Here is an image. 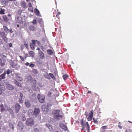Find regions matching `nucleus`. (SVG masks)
<instances>
[{"label": "nucleus", "instance_id": "obj_1", "mask_svg": "<svg viewBox=\"0 0 132 132\" xmlns=\"http://www.w3.org/2000/svg\"><path fill=\"white\" fill-rule=\"evenodd\" d=\"M26 124L27 126H31L34 124V121L31 118L28 119L26 120Z\"/></svg>", "mask_w": 132, "mask_h": 132}, {"label": "nucleus", "instance_id": "obj_2", "mask_svg": "<svg viewBox=\"0 0 132 132\" xmlns=\"http://www.w3.org/2000/svg\"><path fill=\"white\" fill-rule=\"evenodd\" d=\"M38 100L40 103H44L45 102V97L41 96L39 94H38L37 95Z\"/></svg>", "mask_w": 132, "mask_h": 132}, {"label": "nucleus", "instance_id": "obj_3", "mask_svg": "<svg viewBox=\"0 0 132 132\" xmlns=\"http://www.w3.org/2000/svg\"><path fill=\"white\" fill-rule=\"evenodd\" d=\"M15 21L16 23H18L19 24H21L23 23V21L22 18L20 17L16 16V17L15 19Z\"/></svg>", "mask_w": 132, "mask_h": 132}, {"label": "nucleus", "instance_id": "obj_4", "mask_svg": "<svg viewBox=\"0 0 132 132\" xmlns=\"http://www.w3.org/2000/svg\"><path fill=\"white\" fill-rule=\"evenodd\" d=\"M18 127L19 130L20 131H22L24 128V126L22 122L19 121L18 122Z\"/></svg>", "mask_w": 132, "mask_h": 132}, {"label": "nucleus", "instance_id": "obj_5", "mask_svg": "<svg viewBox=\"0 0 132 132\" xmlns=\"http://www.w3.org/2000/svg\"><path fill=\"white\" fill-rule=\"evenodd\" d=\"M89 114V115L87 118V119L88 121H90L92 120L93 116V110L90 111Z\"/></svg>", "mask_w": 132, "mask_h": 132}, {"label": "nucleus", "instance_id": "obj_6", "mask_svg": "<svg viewBox=\"0 0 132 132\" xmlns=\"http://www.w3.org/2000/svg\"><path fill=\"white\" fill-rule=\"evenodd\" d=\"M59 126L62 129L65 131H67L68 129L66 125L63 124L62 122L59 123Z\"/></svg>", "mask_w": 132, "mask_h": 132}, {"label": "nucleus", "instance_id": "obj_7", "mask_svg": "<svg viewBox=\"0 0 132 132\" xmlns=\"http://www.w3.org/2000/svg\"><path fill=\"white\" fill-rule=\"evenodd\" d=\"M28 114L31 118H34V113L33 110L32 109H29L28 111Z\"/></svg>", "mask_w": 132, "mask_h": 132}, {"label": "nucleus", "instance_id": "obj_8", "mask_svg": "<svg viewBox=\"0 0 132 132\" xmlns=\"http://www.w3.org/2000/svg\"><path fill=\"white\" fill-rule=\"evenodd\" d=\"M40 112V110L39 108H35L34 111V116H35L36 117L39 114Z\"/></svg>", "mask_w": 132, "mask_h": 132}, {"label": "nucleus", "instance_id": "obj_9", "mask_svg": "<svg viewBox=\"0 0 132 132\" xmlns=\"http://www.w3.org/2000/svg\"><path fill=\"white\" fill-rule=\"evenodd\" d=\"M15 112L16 113L19 112L20 108V106L18 103L16 104L15 106Z\"/></svg>", "mask_w": 132, "mask_h": 132}, {"label": "nucleus", "instance_id": "obj_10", "mask_svg": "<svg viewBox=\"0 0 132 132\" xmlns=\"http://www.w3.org/2000/svg\"><path fill=\"white\" fill-rule=\"evenodd\" d=\"M6 87L7 88L10 90H12L14 89V87L11 84H6Z\"/></svg>", "mask_w": 132, "mask_h": 132}, {"label": "nucleus", "instance_id": "obj_11", "mask_svg": "<svg viewBox=\"0 0 132 132\" xmlns=\"http://www.w3.org/2000/svg\"><path fill=\"white\" fill-rule=\"evenodd\" d=\"M42 110L45 112H47L50 111L46 107V105H43L42 106Z\"/></svg>", "mask_w": 132, "mask_h": 132}, {"label": "nucleus", "instance_id": "obj_12", "mask_svg": "<svg viewBox=\"0 0 132 132\" xmlns=\"http://www.w3.org/2000/svg\"><path fill=\"white\" fill-rule=\"evenodd\" d=\"M0 34L2 38L5 41H6L7 40V39L6 36V35L4 32H1Z\"/></svg>", "mask_w": 132, "mask_h": 132}, {"label": "nucleus", "instance_id": "obj_13", "mask_svg": "<svg viewBox=\"0 0 132 132\" xmlns=\"http://www.w3.org/2000/svg\"><path fill=\"white\" fill-rule=\"evenodd\" d=\"M63 118V116L61 115H54V116L53 118L58 120H60Z\"/></svg>", "mask_w": 132, "mask_h": 132}, {"label": "nucleus", "instance_id": "obj_14", "mask_svg": "<svg viewBox=\"0 0 132 132\" xmlns=\"http://www.w3.org/2000/svg\"><path fill=\"white\" fill-rule=\"evenodd\" d=\"M60 112V110H54L53 112V117L54 115H59Z\"/></svg>", "mask_w": 132, "mask_h": 132}, {"label": "nucleus", "instance_id": "obj_15", "mask_svg": "<svg viewBox=\"0 0 132 132\" xmlns=\"http://www.w3.org/2000/svg\"><path fill=\"white\" fill-rule=\"evenodd\" d=\"M5 88L3 84H0V95H1L2 93V90H4Z\"/></svg>", "mask_w": 132, "mask_h": 132}, {"label": "nucleus", "instance_id": "obj_16", "mask_svg": "<svg viewBox=\"0 0 132 132\" xmlns=\"http://www.w3.org/2000/svg\"><path fill=\"white\" fill-rule=\"evenodd\" d=\"M39 53L40 58L41 59H44L45 58L44 53L41 51H39Z\"/></svg>", "mask_w": 132, "mask_h": 132}, {"label": "nucleus", "instance_id": "obj_17", "mask_svg": "<svg viewBox=\"0 0 132 132\" xmlns=\"http://www.w3.org/2000/svg\"><path fill=\"white\" fill-rule=\"evenodd\" d=\"M25 105L27 108H29L31 106L30 103L28 100H26L25 102Z\"/></svg>", "mask_w": 132, "mask_h": 132}, {"label": "nucleus", "instance_id": "obj_18", "mask_svg": "<svg viewBox=\"0 0 132 132\" xmlns=\"http://www.w3.org/2000/svg\"><path fill=\"white\" fill-rule=\"evenodd\" d=\"M21 5L22 7L24 8H27L26 4L25 1H22L21 3Z\"/></svg>", "mask_w": 132, "mask_h": 132}, {"label": "nucleus", "instance_id": "obj_19", "mask_svg": "<svg viewBox=\"0 0 132 132\" xmlns=\"http://www.w3.org/2000/svg\"><path fill=\"white\" fill-rule=\"evenodd\" d=\"M5 75L6 72L5 71L4 72L3 74L0 76V81H1L2 79H5Z\"/></svg>", "mask_w": 132, "mask_h": 132}, {"label": "nucleus", "instance_id": "obj_20", "mask_svg": "<svg viewBox=\"0 0 132 132\" xmlns=\"http://www.w3.org/2000/svg\"><path fill=\"white\" fill-rule=\"evenodd\" d=\"M29 28V29L31 31H35L36 30V28L33 25H30Z\"/></svg>", "mask_w": 132, "mask_h": 132}, {"label": "nucleus", "instance_id": "obj_21", "mask_svg": "<svg viewBox=\"0 0 132 132\" xmlns=\"http://www.w3.org/2000/svg\"><path fill=\"white\" fill-rule=\"evenodd\" d=\"M16 78L17 80L19 81H21L22 80V78L18 75H17L16 76Z\"/></svg>", "mask_w": 132, "mask_h": 132}, {"label": "nucleus", "instance_id": "obj_22", "mask_svg": "<svg viewBox=\"0 0 132 132\" xmlns=\"http://www.w3.org/2000/svg\"><path fill=\"white\" fill-rule=\"evenodd\" d=\"M14 82L15 84L17 86L20 87H22V86L21 84L18 82L17 80H15L14 81Z\"/></svg>", "mask_w": 132, "mask_h": 132}, {"label": "nucleus", "instance_id": "obj_23", "mask_svg": "<svg viewBox=\"0 0 132 132\" xmlns=\"http://www.w3.org/2000/svg\"><path fill=\"white\" fill-rule=\"evenodd\" d=\"M46 126L47 127L50 131H52L53 130L52 126V125H50L48 124L46 125Z\"/></svg>", "mask_w": 132, "mask_h": 132}, {"label": "nucleus", "instance_id": "obj_24", "mask_svg": "<svg viewBox=\"0 0 132 132\" xmlns=\"http://www.w3.org/2000/svg\"><path fill=\"white\" fill-rule=\"evenodd\" d=\"M34 52L32 51H30L29 53V56L34 57Z\"/></svg>", "mask_w": 132, "mask_h": 132}, {"label": "nucleus", "instance_id": "obj_25", "mask_svg": "<svg viewBox=\"0 0 132 132\" xmlns=\"http://www.w3.org/2000/svg\"><path fill=\"white\" fill-rule=\"evenodd\" d=\"M34 12L35 14L37 15H39V12L38 10L37 9H35L34 10Z\"/></svg>", "mask_w": 132, "mask_h": 132}, {"label": "nucleus", "instance_id": "obj_26", "mask_svg": "<svg viewBox=\"0 0 132 132\" xmlns=\"http://www.w3.org/2000/svg\"><path fill=\"white\" fill-rule=\"evenodd\" d=\"M3 17L5 21L7 22L8 21L9 19L7 16L4 15L3 16Z\"/></svg>", "mask_w": 132, "mask_h": 132}, {"label": "nucleus", "instance_id": "obj_27", "mask_svg": "<svg viewBox=\"0 0 132 132\" xmlns=\"http://www.w3.org/2000/svg\"><path fill=\"white\" fill-rule=\"evenodd\" d=\"M36 61L37 63L39 64H41L43 61L40 59L38 58L36 59Z\"/></svg>", "mask_w": 132, "mask_h": 132}, {"label": "nucleus", "instance_id": "obj_28", "mask_svg": "<svg viewBox=\"0 0 132 132\" xmlns=\"http://www.w3.org/2000/svg\"><path fill=\"white\" fill-rule=\"evenodd\" d=\"M0 107L1 108V112H3L5 110V109L4 108V106L3 104H1L0 105Z\"/></svg>", "mask_w": 132, "mask_h": 132}, {"label": "nucleus", "instance_id": "obj_29", "mask_svg": "<svg viewBox=\"0 0 132 132\" xmlns=\"http://www.w3.org/2000/svg\"><path fill=\"white\" fill-rule=\"evenodd\" d=\"M80 122L82 126H85L86 125V123L85 124V123L84 122V121L83 119L80 120Z\"/></svg>", "mask_w": 132, "mask_h": 132}, {"label": "nucleus", "instance_id": "obj_30", "mask_svg": "<svg viewBox=\"0 0 132 132\" xmlns=\"http://www.w3.org/2000/svg\"><path fill=\"white\" fill-rule=\"evenodd\" d=\"M50 76L49 75V74H48V73L46 74L45 76V77L46 78L49 80L51 79V77H50Z\"/></svg>", "mask_w": 132, "mask_h": 132}, {"label": "nucleus", "instance_id": "obj_31", "mask_svg": "<svg viewBox=\"0 0 132 132\" xmlns=\"http://www.w3.org/2000/svg\"><path fill=\"white\" fill-rule=\"evenodd\" d=\"M47 52L49 55H51L53 53L52 51L50 49H48L47 50Z\"/></svg>", "mask_w": 132, "mask_h": 132}, {"label": "nucleus", "instance_id": "obj_32", "mask_svg": "<svg viewBox=\"0 0 132 132\" xmlns=\"http://www.w3.org/2000/svg\"><path fill=\"white\" fill-rule=\"evenodd\" d=\"M36 81L35 79H34L32 82V83L34 85V86H36Z\"/></svg>", "mask_w": 132, "mask_h": 132}, {"label": "nucleus", "instance_id": "obj_33", "mask_svg": "<svg viewBox=\"0 0 132 132\" xmlns=\"http://www.w3.org/2000/svg\"><path fill=\"white\" fill-rule=\"evenodd\" d=\"M32 71L33 73L35 74H37L38 73V70L36 69H33L32 70Z\"/></svg>", "mask_w": 132, "mask_h": 132}, {"label": "nucleus", "instance_id": "obj_34", "mask_svg": "<svg viewBox=\"0 0 132 132\" xmlns=\"http://www.w3.org/2000/svg\"><path fill=\"white\" fill-rule=\"evenodd\" d=\"M7 110L11 114H13V112L12 109L11 108H9L7 109Z\"/></svg>", "mask_w": 132, "mask_h": 132}, {"label": "nucleus", "instance_id": "obj_35", "mask_svg": "<svg viewBox=\"0 0 132 132\" xmlns=\"http://www.w3.org/2000/svg\"><path fill=\"white\" fill-rule=\"evenodd\" d=\"M86 125L87 126V130L88 132H90L89 126L88 123L87 122H86Z\"/></svg>", "mask_w": 132, "mask_h": 132}, {"label": "nucleus", "instance_id": "obj_36", "mask_svg": "<svg viewBox=\"0 0 132 132\" xmlns=\"http://www.w3.org/2000/svg\"><path fill=\"white\" fill-rule=\"evenodd\" d=\"M61 13L60 12H58L56 13V18H57L58 20L59 19V15Z\"/></svg>", "mask_w": 132, "mask_h": 132}, {"label": "nucleus", "instance_id": "obj_37", "mask_svg": "<svg viewBox=\"0 0 132 132\" xmlns=\"http://www.w3.org/2000/svg\"><path fill=\"white\" fill-rule=\"evenodd\" d=\"M49 75L50 76L51 78H52V79L53 80H55V77L54 76L53 74L52 73H49Z\"/></svg>", "mask_w": 132, "mask_h": 132}, {"label": "nucleus", "instance_id": "obj_38", "mask_svg": "<svg viewBox=\"0 0 132 132\" xmlns=\"http://www.w3.org/2000/svg\"><path fill=\"white\" fill-rule=\"evenodd\" d=\"M5 11V9H3L2 8L1 9V11H0V13L1 14H5L4 12Z\"/></svg>", "mask_w": 132, "mask_h": 132}, {"label": "nucleus", "instance_id": "obj_39", "mask_svg": "<svg viewBox=\"0 0 132 132\" xmlns=\"http://www.w3.org/2000/svg\"><path fill=\"white\" fill-rule=\"evenodd\" d=\"M22 12V11L21 10H19L17 11L16 14L18 15H21Z\"/></svg>", "mask_w": 132, "mask_h": 132}, {"label": "nucleus", "instance_id": "obj_40", "mask_svg": "<svg viewBox=\"0 0 132 132\" xmlns=\"http://www.w3.org/2000/svg\"><path fill=\"white\" fill-rule=\"evenodd\" d=\"M30 47L31 49L33 50H34L35 49V46L34 45H33V44H32L31 43L30 44Z\"/></svg>", "mask_w": 132, "mask_h": 132}, {"label": "nucleus", "instance_id": "obj_41", "mask_svg": "<svg viewBox=\"0 0 132 132\" xmlns=\"http://www.w3.org/2000/svg\"><path fill=\"white\" fill-rule=\"evenodd\" d=\"M101 129L102 130H105L108 129V126H103L101 127Z\"/></svg>", "mask_w": 132, "mask_h": 132}, {"label": "nucleus", "instance_id": "obj_42", "mask_svg": "<svg viewBox=\"0 0 132 132\" xmlns=\"http://www.w3.org/2000/svg\"><path fill=\"white\" fill-rule=\"evenodd\" d=\"M19 102L21 103H22L23 102V98H19Z\"/></svg>", "mask_w": 132, "mask_h": 132}, {"label": "nucleus", "instance_id": "obj_43", "mask_svg": "<svg viewBox=\"0 0 132 132\" xmlns=\"http://www.w3.org/2000/svg\"><path fill=\"white\" fill-rule=\"evenodd\" d=\"M3 28L4 29V30L6 32L8 31L9 29L6 26H3Z\"/></svg>", "mask_w": 132, "mask_h": 132}, {"label": "nucleus", "instance_id": "obj_44", "mask_svg": "<svg viewBox=\"0 0 132 132\" xmlns=\"http://www.w3.org/2000/svg\"><path fill=\"white\" fill-rule=\"evenodd\" d=\"M31 97L34 98V99L36 100V95L35 94H33L31 96Z\"/></svg>", "mask_w": 132, "mask_h": 132}, {"label": "nucleus", "instance_id": "obj_45", "mask_svg": "<svg viewBox=\"0 0 132 132\" xmlns=\"http://www.w3.org/2000/svg\"><path fill=\"white\" fill-rule=\"evenodd\" d=\"M32 23L34 25H36L37 24V21L36 20L34 19L32 21Z\"/></svg>", "mask_w": 132, "mask_h": 132}, {"label": "nucleus", "instance_id": "obj_46", "mask_svg": "<svg viewBox=\"0 0 132 132\" xmlns=\"http://www.w3.org/2000/svg\"><path fill=\"white\" fill-rule=\"evenodd\" d=\"M63 78L64 80H65L67 78H68V75H64L63 76Z\"/></svg>", "mask_w": 132, "mask_h": 132}, {"label": "nucleus", "instance_id": "obj_47", "mask_svg": "<svg viewBox=\"0 0 132 132\" xmlns=\"http://www.w3.org/2000/svg\"><path fill=\"white\" fill-rule=\"evenodd\" d=\"M0 65L1 66H3L5 65L4 63L2 62V61L1 59H0Z\"/></svg>", "mask_w": 132, "mask_h": 132}, {"label": "nucleus", "instance_id": "obj_48", "mask_svg": "<svg viewBox=\"0 0 132 132\" xmlns=\"http://www.w3.org/2000/svg\"><path fill=\"white\" fill-rule=\"evenodd\" d=\"M54 132H62V131L60 129H57L55 130Z\"/></svg>", "mask_w": 132, "mask_h": 132}, {"label": "nucleus", "instance_id": "obj_49", "mask_svg": "<svg viewBox=\"0 0 132 132\" xmlns=\"http://www.w3.org/2000/svg\"><path fill=\"white\" fill-rule=\"evenodd\" d=\"M37 40H32V43H31L32 44H33L35 46H36V42H37Z\"/></svg>", "mask_w": 132, "mask_h": 132}, {"label": "nucleus", "instance_id": "obj_50", "mask_svg": "<svg viewBox=\"0 0 132 132\" xmlns=\"http://www.w3.org/2000/svg\"><path fill=\"white\" fill-rule=\"evenodd\" d=\"M34 132H39V131L37 128H35L34 129Z\"/></svg>", "mask_w": 132, "mask_h": 132}, {"label": "nucleus", "instance_id": "obj_51", "mask_svg": "<svg viewBox=\"0 0 132 132\" xmlns=\"http://www.w3.org/2000/svg\"><path fill=\"white\" fill-rule=\"evenodd\" d=\"M11 72V71L9 69H8L7 70L6 73L7 74L9 75Z\"/></svg>", "mask_w": 132, "mask_h": 132}, {"label": "nucleus", "instance_id": "obj_52", "mask_svg": "<svg viewBox=\"0 0 132 132\" xmlns=\"http://www.w3.org/2000/svg\"><path fill=\"white\" fill-rule=\"evenodd\" d=\"M28 10L32 12H33V9L32 7H29L28 9Z\"/></svg>", "mask_w": 132, "mask_h": 132}, {"label": "nucleus", "instance_id": "obj_53", "mask_svg": "<svg viewBox=\"0 0 132 132\" xmlns=\"http://www.w3.org/2000/svg\"><path fill=\"white\" fill-rule=\"evenodd\" d=\"M35 66V64L33 63H31L29 65V66L31 68H33Z\"/></svg>", "mask_w": 132, "mask_h": 132}, {"label": "nucleus", "instance_id": "obj_54", "mask_svg": "<svg viewBox=\"0 0 132 132\" xmlns=\"http://www.w3.org/2000/svg\"><path fill=\"white\" fill-rule=\"evenodd\" d=\"M9 126L11 127L12 129L13 130H14V126L11 123H10L9 124Z\"/></svg>", "mask_w": 132, "mask_h": 132}, {"label": "nucleus", "instance_id": "obj_55", "mask_svg": "<svg viewBox=\"0 0 132 132\" xmlns=\"http://www.w3.org/2000/svg\"><path fill=\"white\" fill-rule=\"evenodd\" d=\"M94 122V123L95 124H97L98 123V121L96 119H94V118L93 119Z\"/></svg>", "mask_w": 132, "mask_h": 132}, {"label": "nucleus", "instance_id": "obj_56", "mask_svg": "<svg viewBox=\"0 0 132 132\" xmlns=\"http://www.w3.org/2000/svg\"><path fill=\"white\" fill-rule=\"evenodd\" d=\"M19 57H20V58L21 60L23 61H24V58L22 56H19Z\"/></svg>", "mask_w": 132, "mask_h": 132}, {"label": "nucleus", "instance_id": "obj_57", "mask_svg": "<svg viewBox=\"0 0 132 132\" xmlns=\"http://www.w3.org/2000/svg\"><path fill=\"white\" fill-rule=\"evenodd\" d=\"M20 98H23V95L22 93H20Z\"/></svg>", "mask_w": 132, "mask_h": 132}, {"label": "nucleus", "instance_id": "obj_58", "mask_svg": "<svg viewBox=\"0 0 132 132\" xmlns=\"http://www.w3.org/2000/svg\"><path fill=\"white\" fill-rule=\"evenodd\" d=\"M119 125H118V127L120 128V129H121L122 128V127L121 126L120 124V123L119 122Z\"/></svg>", "mask_w": 132, "mask_h": 132}, {"label": "nucleus", "instance_id": "obj_59", "mask_svg": "<svg viewBox=\"0 0 132 132\" xmlns=\"http://www.w3.org/2000/svg\"><path fill=\"white\" fill-rule=\"evenodd\" d=\"M22 120L24 121L26 120V118L25 116H23L22 117Z\"/></svg>", "mask_w": 132, "mask_h": 132}, {"label": "nucleus", "instance_id": "obj_60", "mask_svg": "<svg viewBox=\"0 0 132 132\" xmlns=\"http://www.w3.org/2000/svg\"><path fill=\"white\" fill-rule=\"evenodd\" d=\"M25 56L24 57V58L25 59H26L28 57V54H25Z\"/></svg>", "mask_w": 132, "mask_h": 132}, {"label": "nucleus", "instance_id": "obj_61", "mask_svg": "<svg viewBox=\"0 0 132 132\" xmlns=\"http://www.w3.org/2000/svg\"><path fill=\"white\" fill-rule=\"evenodd\" d=\"M25 64L26 65L28 66L29 65V63L28 62H27L25 63Z\"/></svg>", "mask_w": 132, "mask_h": 132}, {"label": "nucleus", "instance_id": "obj_62", "mask_svg": "<svg viewBox=\"0 0 132 132\" xmlns=\"http://www.w3.org/2000/svg\"><path fill=\"white\" fill-rule=\"evenodd\" d=\"M28 6L29 7H32V5H31V3H29L28 4Z\"/></svg>", "mask_w": 132, "mask_h": 132}, {"label": "nucleus", "instance_id": "obj_63", "mask_svg": "<svg viewBox=\"0 0 132 132\" xmlns=\"http://www.w3.org/2000/svg\"><path fill=\"white\" fill-rule=\"evenodd\" d=\"M9 45L10 47H12V43H10L9 44Z\"/></svg>", "mask_w": 132, "mask_h": 132}, {"label": "nucleus", "instance_id": "obj_64", "mask_svg": "<svg viewBox=\"0 0 132 132\" xmlns=\"http://www.w3.org/2000/svg\"><path fill=\"white\" fill-rule=\"evenodd\" d=\"M24 45L26 47H27L28 46V45L27 44L24 43Z\"/></svg>", "mask_w": 132, "mask_h": 132}]
</instances>
